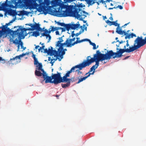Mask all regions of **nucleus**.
I'll list each match as a JSON object with an SVG mask.
<instances>
[{
    "label": "nucleus",
    "mask_w": 146,
    "mask_h": 146,
    "mask_svg": "<svg viewBox=\"0 0 146 146\" xmlns=\"http://www.w3.org/2000/svg\"><path fill=\"white\" fill-rule=\"evenodd\" d=\"M48 37V40H49L48 42H49V40L51 39V36L49 34H48L47 35V36H46V38H47Z\"/></svg>",
    "instance_id": "45"
},
{
    "label": "nucleus",
    "mask_w": 146,
    "mask_h": 146,
    "mask_svg": "<svg viewBox=\"0 0 146 146\" xmlns=\"http://www.w3.org/2000/svg\"><path fill=\"white\" fill-rule=\"evenodd\" d=\"M20 62V60H18V58H16V56L12 58H11L8 61L9 64H16Z\"/></svg>",
    "instance_id": "17"
},
{
    "label": "nucleus",
    "mask_w": 146,
    "mask_h": 146,
    "mask_svg": "<svg viewBox=\"0 0 146 146\" xmlns=\"http://www.w3.org/2000/svg\"><path fill=\"white\" fill-rule=\"evenodd\" d=\"M104 60H105L103 58H91L90 56H89L87 57L86 60L84 61L83 62L84 68L89 66L92 63L95 62H96L95 65L97 66L98 67L99 65V62L101 61L102 63H103V61Z\"/></svg>",
    "instance_id": "7"
},
{
    "label": "nucleus",
    "mask_w": 146,
    "mask_h": 146,
    "mask_svg": "<svg viewBox=\"0 0 146 146\" xmlns=\"http://www.w3.org/2000/svg\"><path fill=\"white\" fill-rule=\"evenodd\" d=\"M80 70L79 69H79H78V70H76V72H78V74H82V72L80 71V70Z\"/></svg>",
    "instance_id": "50"
},
{
    "label": "nucleus",
    "mask_w": 146,
    "mask_h": 146,
    "mask_svg": "<svg viewBox=\"0 0 146 146\" xmlns=\"http://www.w3.org/2000/svg\"><path fill=\"white\" fill-rule=\"evenodd\" d=\"M66 10L63 11L60 16L59 17H66L68 16H72L80 20H83V19L86 17V15H88V13L82 10L79 8L75 9L73 5L66 6Z\"/></svg>",
    "instance_id": "2"
},
{
    "label": "nucleus",
    "mask_w": 146,
    "mask_h": 146,
    "mask_svg": "<svg viewBox=\"0 0 146 146\" xmlns=\"http://www.w3.org/2000/svg\"><path fill=\"white\" fill-rule=\"evenodd\" d=\"M33 25L32 24H31V23L26 24H25L26 25H28V26H31V28L32 29H33Z\"/></svg>",
    "instance_id": "48"
},
{
    "label": "nucleus",
    "mask_w": 146,
    "mask_h": 146,
    "mask_svg": "<svg viewBox=\"0 0 146 146\" xmlns=\"http://www.w3.org/2000/svg\"><path fill=\"white\" fill-rule=\"evenodd\" d=\"M93 70H94V69H93L92 67H91L90 68V70L89 71V72L90 73Z\"/></svg>",
    "instance_id": "58"
},
{
    "label": "nucleus",
    "mask_w": 146,
    "mask_h": 146,
    "mask_svg": "<svg viewBox=\"0 0 146 146\" xmlns=\"http://www.w3.org/2000/svg\"><path fill=\"white\" fill-rule=\"evenodd\" d=\"M52 31H51V28H50L49 29V31H48V34H50L51 32H52Z\"/></svg>",
    "instance_id": "59"
},
{
    "label": "nucleus",
    "mask_w": 146,
    "mask_h": 146,
    "mask_svg": "<svg viewBox=\"0 0 146 146\" xmlns=\"http://www.w3.org/2000/svg\"><path fill=\"white\" fill-rule=\"evenodd\" d=\"M35 23V24L33 25V29L30 28H22L21 26H19V28L21 29V30L24 32H26V31H32L35 29H36L37 30L40 27V25L39 24H37L36 23Z\"/></svg>",
    "instance_id": "10"
},
{
    "label": "nucleus",
    "mask_w": 146,
    "mask_h": 146,
    "mask_svg": "<svg viewBox=\"0 0 146 146\" xmlns=\"http://www.w3.org/2000/svg\"><path fill=\"white\" fill-rule=\"evenodd\" d=\"M37 69L40 70L43 72V77L44 79L43 81L45 80L46 83H54L55 85H57L59 83L57 74H52L51 76H48L46 72L42 68V65L41 64H40L39 68Z\"/></svg>",
    "instance_id": "4"
},
{
    "label": "nucleus",
    "mask_w": 146,
    "mask_h": 146,
    "mask_svg": "<svg viewBox=\"0 0 146 146\" xmlns=\"http://www.w3.org/2000/svg\"><path fill=\"white\" fill-rule=\"evenodd\" d=\"M47 34H46V33H45L44 32L43 33L41 34V35L40 36V37H42V36H46V37L47 36Z\"/></svg>",
    "instance_id": "46"
},
{
    "label": "nucleus",
    "mask_w": 146,
    "mask_h": 146,
    "mask_svg": "<svg viewBox=\"0 0 146 146\" xmlns=\"http://www.w3.org/2000/svg\"><path fill=\"white\" fill-rule=\"evenodd\" d=\"M51 4L52 6L53 7L59 6L58 9V10H56L57 15L59 17V16H60V15L63 13V11L66 10V8H65L66 7L65 6H70V5H65L61 0H52L51 1Z\"/></svg>",
    "instance_id": "5"
},
{
    "label": "nucleus",
    "mask_w": 146,
    "mask_h": 146,
    "mask_svg": "<svg viewBox=\"0 0 146 146\" xmlns=\"http://www.w3.org/2000/svg\"><path fill=\"white\" fill-rule=\"evenodd\" d=\"M69 80L67 81L69 82H70H70H74L76 81V80H77V79H76L75 78V77H72L71 79L69 78Z\"/></svg>",
    "instance_id": "35"
},
{
    "label": "nucleus",
    "mask_w": 146,
    "mask_h": 146,
    "mask_svg": "<svg viewBox=\"0 0 146 146\" xmlns=\"http://www.w3.org/2000/svg\"><path fill=\"white\" fill-rule=\"evenodd\" d=\"M57 75L59 83L61 82H66L69 80V78H67L68 77L70 76V74L67 72L62 77L61 76V74L57 72Z\"/></svg>",
    "instance_id": "9"
},
{
    "label": "nucleus",
    "mask_w": 146,
    "mask_h": 146,
    "mask_svg": "<svg viewBox=\"0 0 146 146\" xmlns=\"http://www.w3.org/2000/svg\"><path fill=\"white\" fill-rule=\"evenodd\" d=\"M63 82H67L66 84H62V86L63 88H65L70 86V82L68 81Z\"/></svg>",
    "instance_id": "28"
},
{
    "label": "nucleus",
    "mask_w": 146,
    "mask_h": 146,
    "mask_svg": "<svg viewBox=\"0 0 146 146\" xmlns=\"http://www.w3.org/2000/svg\"><path fill=\"white\" fill-rule=\"evenodd\" d=\"M57 53H56L54 54V57H58L60 56V58H58V60L59 61H60L61 59L63 58V56L62 55H60V54H59L58 52L57 51Z\"/></svg>",
    "instance_id": "26"
},
{
    "label": "nucleus",
    "mask_w": 146,
    "mask_h": 146,
    "mask_svg": "<svg viewBox=\"0 0 146 146\" xmlns=\"http://www.w3.org/2000/svg\"><path fill=\"white\" fill-rule=\"evenodd\" d=\"M7 28V27L6 25H3V26L0 27V29H2V31L4 33H5L7 31L6 29Z\"/></svg>",
    "instance_id": "34"
},
{
    "label": "nucleus",
    "mask_w": 146,
    "mask_h": 146,
    "mask_svg": "<svg viewBox=\"0 0 146 146\" xmlns=\"http://www.w3.org/2000/svg\"><path fill=\"white\" fill-rule=\"evenodd\" d=\"M56 23L58 25L63 27L64 25V23H60L59 22H56Z\"/></svg>",
    "instance_id": "39"
},
{
    "label": "nucleus",
    "mask_w": 146,
    "mask_h": 146,
    "mask_svg": "<svg viewBox=\"0 0 146 146\" xmlns=\"http://www.w3.org/2000/svg\"><path fill=\"white\" fill-rule=\"evenodd\" d=\"M1 6H0V11L3 10L5 9L6 8L5 1V3H2Z\"/></svg>",
    "instance_id": "31"
},
{
    "label": "nucleus",
    "mask_w": 146,
    "mask_h": 146,
    "mask_svg": "<svg viewBox=\"0 0 146 146\" xmlns=\"http://www.w3.org/2000/svg\"><path fill=\"white\" fill-rule=\"evenodd\" d=\"M15 6L20 8L26 7V9L29 8L30 10L34 9L35 7L31 3H28L27 1L23 0H14Z\"/></svg>",
    "instance_id": "8"
},
{
    "label": "nucleus",
    "mask_w": 146,
    "mask_h": 146,
    "mask_svg": "<svg viewBox=\"0 0 146 146\" xmlns=\"http://www.w3.org/2000/svg\"><path fill=\"white\" fill-rule=\"evenodd\" d=\"M146 44V38L145 37L144 39H143L142 36H137L134 41L133 46H129V48H126V46H124V49H119L118 48L116 50H119L117 52H113L112 50L107 51V52L104 54V59L105 60H109L111 58H116L121 57L123 53L125 52L130 53L140 48Z\"/></svg>",
    "instance_id": "1"
},
{
    "label": "nucleus",
    "mask_w": 146,
    "mask_h": 146,
    "mask_svg": "<svg viewBox=\"0 0 146 146\" xmlns=\"http://www.w3.org/2000/svg\"><path fill=\"white\" fill-rule=\"evenodd\" d=\"M15 1L14 0H11L9 1H8V0H6L5 1L6 7H10L13 8H15V6L11 4L14 3L15 5Z\"/></svg>",
    "instance_id": "15"
},
{
    "label": "nucleus",
    "mask_w": 146,
    "mask_h": 146,
    "mask_svg": "<svg viewBox=\"0 0 146 146\" xmlns=\"http://www.w3.org/2000/svg\"><path fill=\"white\" fill-rule=\"evenodd\" d=\"M71 29L75 30L78 28L80 26L79 22H78L76 24H71Z\"/></svg>",
    "instance_id": "22"
},
{
    "label": "nucleus",
    "mask_w": 146,
    "mask_h": 146,
    "mask_svg": "<svg viewBox=\"0 0 146 146\" xmlns=\"http://www.w3.org/2000/svg\"><path fill=\"white\" fill-rule=\"evenodd\" d=\"M84 68L83 62H82L81 64H80L78 65H76L73 67H72L71 69L68 72L69 74L71 73L72 71H74L75 68H78L80 70H82L83 68Z\"/></svg>",
    "instance_id": "13"
},
{
    "label": "nucleus",
    "mask_w": 146,
    "mask_h": 146,
    "mask_svg": "<svg viewBox=\"0 0 146 146\" xmlns=\"http://www.w3.org/2000/svg\"><path fill=\"white\" fill-rule=\"evenodd\" d=\"M56 30H60V29H61V27H56Z\"/></svg>",
    "instance_id": "64"
},
{
    "label": "nucleus",
    "mask_w": 146,
    "mask_h": 146,
    "mask_svg": "<svg viewBox=\"0 0 146 146\" xmlns=\"http://www.w3.org/2000/svg\"><path fill=\"white\" fill-rule=\"evenodd\" d=\"M8 13L11 16H15L17 15V13L16 11L12 9L9 10Z\"/></svg>",
    "instance_id": "21"
},
{
    "label": "nucleus",
    "mask_w": 146,
    "mask_h": 146,
    "mask_svg": "<svg viewBox=\"0 0 146 146\" xmlns=\"http://www.w3.org/2000/svg\"><path fill=\"white\" fill-rule=\"evenodd\" d=\"M75 39V38H74L72 39H69V38H67L66 40H68V42H70V43H71V42L72 41H74Z\"/></svg>",
    "instance_id": "40"
},
{
    "label": "nucleus",
    "mask_w": 146,
    "mask_h": 146,
    "mask_svg": "<svg viewBox=\"0 0 146 146\" xmlns=\"http://www.w3.org/2000/svg\"><path fill=\"white\" fill-rule=\"evenodd\" d=\"M35 74L36 76H43V72L41 73V72L38 70H36L35 72Z\"/></svg>",
    "instance_id": "30"
},
{
    "label": "nucleus",
    "mask_w": 146,
    "mask_h": 146,
    "mask_svg": "<svg viewBox=\"0 0 146 146\" xmlns=\"http://www.w3.org/2000/svg\"><path fill=\"white\" fill-rule=\"evenodd\" d=\"M45 33H46V34H47L48 33V30L47 29H45L44 30Z\"/></svg>",
    "instance_id": "63"
},
{
    "label": "nucleus",
    "mask_w": 146,
    "mask_h": 146,
    "mask_svg": "<svg viewBox=\"0 0 146 146\" xmlns=\"http://www.w3.org/2000/svg\"><path fill=\"white\" fill-rule=\"evenodd\" d=\"M63 27H64L68 31L70 29H71V25L70 24H65L64 23V25Z\"/></svg>",
    "instance_id": "29"
},
{
    "label": "nucleus",
    "mask_w": 146,
    "mask_h": 146,
    "mask_svg": "<svg viewBox=\"0 0 146 146\" xmlns=\"http://www.w3.org/2000/svg\"><path fill=\"white\" fill-rule=\"evenodd\" d=\"M58 46L59 47V48L58 49V51L57 52L59 54H60L61 52V51L63 50V46Z\"/></svg>",
    "instance_id": "37"
},
{
    "label": "nucleus",
    "mask_w": 146,
    "mask_h": 146,
    "mask_svg": "<svg viewBox=\"0 0 146 146\" xmlns=\"http://www.w3.org/2000/svg\"><path fill=\"white\" fill-rule=\"evenodd\" d=\"M5 33L2 30H0V37H1Z\"/></svg>",
    "instance_id": "47"
},
{
    "label": "nucleus",
    "mask_w": 146,
    "mask_h": 146,
    "mask_svg": "<svg viewBox=\"0 0 146 146\" xmlns=\"http://www.w3.org/2000/svg\"><path fill=\"white\" fill-rule=\"evenodd\" d=\"M94 1H97V0H86V1L88 5V6L92 5L95 3Z\"/></svg>",
    "instance_id": "24"
},
{
    "label": "nucleus",
    "mask_w": 146,
    "mask_h": 146,
    "mask_svg": "<svg viewBox=\"0 0 146 146\" xmlns=\"http://www.w3.org/2000/svg\"><path fill=\"white\" fill-rule=\"evenodd\" d=\"M83 26L84 27V29H85L86 31L87 29V27H86L85 25H83Z\"/></svg>",
    "instance_id": "57"
},
{
    "label": "nucleus",
    "mask_w": 146,
    "mask_h": 146,
    "mask_svg": "<svg viewBox=\"0 0 146 146\" xmlns=\"http://www.w3.org/2000/svg\"><path fill=\"white\" fill-rule=\"evenodd\" d=\"M106 23H108L109 25L110 26H111L112 25H111V24H113V23H111L113 21H110L109 20H107L106 21Z\"/></svg>",
    "instance_id": "41"
},
{
    "label": "nucleus",
    "mask_w": 146,
    "mask_h": 146,
    "mask_svg": "<svg viewBox=\"0 0 146 146\" xmlns=\"http://www.w3.org/2000/svg\"><path fill=\"white\" fill-rule=\"evenodd\" d=\"M55 33H56V35H60L59 31H56Z\"/></svg>",
    "instance_id": "62"
},
{
    "label": "nucleus",
    "mask_w": 146,
    "mask_h": 146,
    "mask_svg": "<svg viewBox=\"0 0 146 146\" xmlns=\"http://www.w3.org/2000/svg\"><path fill=\"white\" fill-rule=\"evenodd\" d=\"M56 59H52L51 60V61L50 62V63L51 64L52 66L53 65V64L56 61L57 59H58V57H56Z\"/></svg>",
    "instance_id": "38"
},
{
    "label": "nucleus",
    "mask_w": 146,
    "mask_h": 146,
    "mask_svg": "<svg viewBox=\"0 0 146 146\" xmlns=\"http://www.w3.org/2000/svg\"><path fill=\"white\" fill-rule=\"evenodd\" d=\"M28 34V33L26 32H24L18 28L16 31H13L12 38L10 39V40L12 39L13 43L15 44L20 45L22 48L23 47V43L21 41V39L24 38Z\"/></svg>",
    "instance_id": "3"
},
{
    "label": "nucleus",
    "mask_w": 146,
    "mask_h": 146,
    "mask_svg": "<svg viewBox=\"0 0 146 146\" xmlns=\"http://www.w3.org/2000/svg\"><path fill=\"white\" fill-rule=\"evenodd\" d=\"M116 8H117V7H112V8H109L108 9L109 10H111V9H116Z\"/></svg>",
    "instance_id": "60"
},
{
    "label": "nucleus",
    "mask_w": 146,
    "mask_h": 146,
    "mask_svg": "<svg viewBox=\"0 0 146 146\" xmlns=\"http://www.w3.org/2000/svg\"><path fill=\"white\" fill-rule=\"evenodd\" d=\"M74 31H73L72 32L71 36L72 37H73L75 35H76V34L74 33Z\"/></svg>",
    "instance_id": "52"
},
{
    "label": "nucleus",
    "mask_w": 146,
    "mask_h": 146,
    "mask_svg": "<svg viewBox=\"0 0 146 146\" xmlns=\"http://www.w3.org/2000/svg\"><path fill=\"white\" fill-rule=\"evenodd\" d=\"M40 35L39 33L37 31H34L33 33V35L35 37H37Z\"/></svg>",
    "instance_id": "36"
},
{
    "label": "nucleus",
    "mask_w": 146,
    "mask_h": 146,
    "mask_svg": "<svg viewBox=\"0 0 146 146\" xmlns=\"http://www.w3.org/2000/svg\"><path fill=\"white\" fill-rule=\"evenodd\" d=\"M29 54V53H23L21 54H20L19 56H16V58H18V60H20L21 57H22L25 56L26 55H28Z\"/></svg>",
    "instance_id": "33"
},
{
    "label": "nucleus",
    "mask_w": 146,
    "mask_h": 146,
    "mask_svg": "<svg viewBox=\"0 0 146 146\" xmlns=\"http://www.w3.org/2000/svg\"><path fill=\"white\" fill-rule=\"evenodd\" d=\"M35 56V55L33 53L32 57L34 59V64L36 65V67L39 68L40 64H41V65H42V64L41 63H38L37 59L36 58Z\"/></svg>",
    "instance_id": "19"
},
{
    "label": "nucleus",
    "mask_w": 146,
    "mask_h": 146,
    "mask_svg": "<svg viewBox=\"0 0 146 146\" xmlns=\"http://www.w3.org/2000/svg\"><path fill=\"white\" fill-rule=\"evenodd\" d=\"M44 0V3L46 5V6H40L38 7V11L39 12L43 11V13L45 15H46L49 12L50 13L52 12V10L51 9V7L49 6L48 7H47V6H48L50 5V3H51V1H50V0ZM38 3L40 4H41L43 2V0H38Z\"/></svg>",
    "instance_id": "6"
},
{
    "label": "nucleus",
    "mask_w": 146,
    "mask_h": 146,
    "mask_svg": "<svg viewBox=\"0 0 146 146\" xmlns=\"http://www.w3.org/2000/svg\"><path fill=\"white\" fill-rule=\"evenodd\" d=\"M116 7H117V8H119L120 9H123V7L121 5H119Z\"/></svg>",
    "instance_id": "54"
},
{
    "label": "nucleus",
    "mask_w": 146,
    "mask_h": 146,
    "mask_svg": "<svg viewBox=\"0 0 146 146\" xmlns=\"http://www.w3.org/2000/svg\"><path fill=\"white\" fill-rule=\"evenodd\" d=\"M93 69H94V72L95 70L97 68V66H96V65H94L92 67Z\"/></svg>",
    "instance_id": "51"
},
{
    "label": "nucleus",
    "mask_w": 146,
    "mask_h": 146,
    "mask_svg": "<svg viewBox=\"0 0 146 146\" xmlns=\"http://www.w3.org/2000/svg\"><path fill=\"white\" fill-rule=\"evenodd\" d=\"M86 39H84L81 40H77L73 43H70V42H69V45H68V46H69V47H71L72 46H74L75 44H77L78 43H80L84 41H86Z\"/></svg>",
    "instance_id": "20"
},
{
    "label": "nucleus",
    "mask_w": 146,
    "mask_h": 146,
    "mask_svg": "<svg viewBox=\"0 0 146 146\" xmlns=\"http://www.w3.org/2000/svg\"><path fill=\"white\" fill-rule=\"evenodd\" d=\"M60 29L62 30V32L65 31L66 30L65 28H64L62 27Z\"/></svg>",
    "instance_id": "56"
},
{
    "label": "nucleus",
    "mask_w": 146,
    "mask_h": 146,
    "mask_svg": "<svg viewBox=\"0 0 146 146\" xmlns=\"http://www.w3.org/2000/svg\"><path fill=\"white\" fill-rule=\"evenodd\" d=\"M116 42H118L120 44H121L123 43L124 42H125V41H120L118 40L116 41Z\"/></svg>",
    "instance_id": "55"
},
{
    "label": "nucleus",
    "mask_w": 146,
    "mask_h": 146,
    "mask_svg": "<svg viewBox=\"0 0 146 146\" xmlns=\"http://www.w3.org/2000/svg\"><path fill=\"white\" fill-rule=\"evenodd\" d=\"M94 71H93L92 73H90L88 75L86 76H85L84 77H83L82 78L81 77L80 78H78V77L77 78V80L78 79V82H77V84H78L80 83V82L83 81L84 80H85L88 77L90 76V75H93L94 74Z\"/></svg>",
    "instance_id": "18"
},
{
    "label": "nucleus",
    "mask_w": 146,
    "mask_h": 146,
    "mask_svg": "<svg viewBox=\"0 0 146 146\" xmlns=\"http://www.w3.org/2000/svg\"><path fill=\"white\" fill-rule=\"evenodd\" d=\"M65 53V52L64 50H62L61 51V52L60 53V55H64Z\"/></svg>",
    "instance_id": "53"
},
{
    "label": "nucleus",
    "mask_w": 146,
    "mask_h": 146,
    "mask_svg": "<svg viewBox=\"0 0 146 146\" xmlns=\"http://www.w3.org/2000/svg\"><path fill=\"white\" fill-rule=\"evenodd\" d=\"M117 21H113L112 23L113 24H111L113 25H114L115 26H117L116 31V33L118 34H122L124 32L121 30V27H119V24H118L117 23Z\"/></svg>",
    "instance_id": "12"
},
{
    "label": "nucleus",
    "mask_w": 146,
    "mask_h": 146,
    "mask_svg": "<svg viewBox=\"0 0 146 146\" xmlns=\"http://www.w3.org/2000/svg\"><path fill=\"white\" fill-rule=\"evenodd\" d=\"M104 54L101 53L99 50H98L96 51V53L94 55L93 58L104 59Z\"/></svg>",
    "instance_id": "16"
},
{
    "label": "nucleus",
    "mask_w": 146,
    "mask_h": 146,
    "mask_svg": "<svg viewBox=\"0 0 146 146\" xmlns=\"http://www.w3.org/2000/svg\"><path fill=\"white\" fill-rule=\"evenodd\" d=\"M50 28H51V31H52V32H54L56 30V28L54 27V26H50Z\"/></svg>",
    "instance_id": "42"
},
{
    "label": "nucleus",
    "mask_w": 146,
    "mask_h": 146,
    "mask_svg": "<svg viewBox=\"0 0 146 146\" xmlns=\"http://www.w3.org/2000/svg\"><path fill=\"white\" fill-rule=\"evenodd\" d=\"M69 45V43L68 42V40H66L65 42L64 43H60V44H59V45L58 46H63L64 45L66 46L67 47H69V46H68Z\"/></svg>",
    "instance_id": "27"
},
{
    "label": "nucleus",
    "mask_w": 146,
    "mask_h": 146,
    "mask_svg": "<svg viewBox=\"0 0 146 146\" xmlns=\"http://www.w3.org/2000/svg\"><path fill=\"white\" fill-rule=\"evenodd\" d=\"M50 48H49L48 50L47 48H44V53H47L48 54L50 55L51 56H53L55 54L57 53V51L56 50H53V48L51 46H50Z\"/></svg>",
    "instance_id": "11"
},
{
    "label": "nucleus",
    "mask_w": 146,
    "mask_h": 146,
    "mask_svg": "<svg viewBox=\"0 0 146 146\" xmlns=\"http://www.w3.org/2000/svg\"><path fill=\"white\" fill-rule=\"evenodd\" d=\"M84 31V29H82V31H79V32L78 33H77L76 34V36H78L79 35H80L82 33H83Z\"/></svg>",
    "instance_id": "43"
},
{
    "label": "nucleus",
    "mask_w": 146,
    "mask_h": 146,
    "mask_svg": "<svg viewBox=\"0 0 146 146\" xmlns=\"http://www.w3.org/2000/svg\"><path fill=\"white\" fill-rule=\"evenodd\" d=\"M37 30L38 31H40L41 32H43L44 31V28L43 29H42V28H41L40 27Z\"/></svg>",
    "instance_id": "49"
},
{
    "label": "nucleus",
    "mask_w": 146,
    "mask_h": 146,
    "mask_svg": "<svg viewBox=\"0 0 146 146\" xmlns=\"http://www.w3.org/2000/svg\"><path fill=\"white\" fill-rule=\"evenodd\" d=\"M98 1H96L95 3H97V4L98 5H100V3H102L103 4H106V3H105L107 2V1L110 2V1H112V0H98Z\"/></svg>",
    "instance_id": "23"
},
{
    "label": "nucleus",
    "mask_w": 146,
    "mask_h": 146,
    "mask_svg": "<svg viewBox=\"0 0 146 146\" xmlns=\"http://www.w3.org/2000/svg\"><path fill=\"white\" fill-rule=\"evenodd\" d=\"M64 36H63L62 37H60L58 39L60 40H59L57 42V43L56 44V46H58L59 45V44H60V43H61V42H62L64 41L63 40L62 38L63 37H64Z\"/></svg>",
    "instance_id": "32"
},
{
    "label": "nucleus",
    "mask_w": 146,
    "mask_h": 146,
    "mask_svg": "<svg viewBox=\"0 0 146 146\" xmlns=\"http://www.w3.org/2000/svg\"><path fill=\"white\" fill-rule=\"evenodd\" d=\"M86 41H88L89 42L90 44L93 46V49L94 50L96 49L97 48L96 47V44L92 42L90 39H86Z\"/></svg>",
    "instance_id": "25"
},
{
    "label": "nucleus",
    "mask_w": 146,
    "mask_h": 146,
    "mask_svg": "<svg viewBox=\"0 0 146 146\" xmlns=\"http://www.w3.org/2000/svg\"><path fill=\"white\" fill-rule=\"evenodd\" d=\"M44 47L45 46L44 45H42V46L40 47V48L38 49V52H40V50L44 49Z\"/></svg>",
    "instance_id": "44"
},
{
    "label": "nucleus",
    "mask_w": 146,
    "mask_h": 146,
    "mask_svg": "<svg viewBox=\"0 0 146 146\" xmlns=\"http://www.w3.org/2000/svg\"><path fill=\"white\" fill-rule=\"evenodd\" d=\"M123 31L124 32L122 34H119L122 35L124 34V35H125V39H127V38L129 39L131 38H133L134 36L135 37H136V35L133 33H132L131 34H128V33L126 31Z\"/></svg>",
    "instance_id": "14"
},
{
    "label": "nucleus",
    "mask_w": 146,
    "mask_h": 146,
    "mask_svg": "<svg viewBox=\"0 0 146 146\" xmlns=\"http://www.w3.org/2000/svg\"><path fill=\"white\" fill-rule=\"evenodd\" d=\"M130 23V22H129L127 23H126V24H125L124 25L122 26L121 27H124L126 26H127L128 24L129 23Z\"/></svg>",
    "instance_id": "61"
}]
</instances>
